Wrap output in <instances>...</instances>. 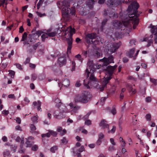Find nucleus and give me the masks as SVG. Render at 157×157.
<instances>
[{
  "label": "nucleus",
  "mask_w": 157,
  "mask_h": 157,
  "mask_svg": "<svg viewBox=\"0 0 157 157\" xmlns=\"http://www.w3.org/2000/svg\"><path fill=\"white\" fill-rule=\"evenodd\" d=\"M139 6V4L136 1L132 3L131 5L128 6L127 11L129 12L133 9V13L131 14H129L128 15H126L125 14H123L121 16V18L123 19L122 21V23L117 21V24L118 25L119 28H120L121 26L122 27L123 25L124 27H130V23L132 22L133 25V29H136V26L139 23V19L138 17L139 16V14L136 13Z\"/></svg>",
  "instance_id": "1"
},
{
  "label": "nucleus",
  "mask_w": 157,
  "mask_h": 157,
  "mask_svg": "<svg viewBox=\"0 0 157 157\" xmlns=\"http://www.w3.org/2000/svg\"><path fill=\"white\" fill-rule=\"evenodd\" d=\"M95 71V68L94 67L93 63L92 61H89L88 63V67L86 70L85 74L88 78L89 76L90 81L87 79L84 80V86L88 89L90 88L89 85L91 84L90 81L97 82L96 79L93 74Z\"/></svg>",
  "instance_id": "2"
},
{
  "label": "nucleus",
  "mask_w": 157,
  "mask_h": 157,
  "mask_svg": "<svg viewBox=\"0 0 157 157\" xmlns=\"http://www.w3.org/2000/svg\"><path fill=\"white\" fill-rule=\"evenodd\" d=\"M117 66H108L106 70H105V75L104 77L102 85L100 86L99 89L100 91H102L106 87L107 84L109 82V81L112 78L113 71L117 68Z\"/></svg>",
  "instance_id": "3"
},
{
  "label": "nucleus",
  "mask_w": 157,
  "mask_h": 157,
  "mask_svg": "<svg viewBox=\"0 0 157 157\" xmlns=\"http://www.w3.org/2000/svg\"><path fill=\"white\" fill-rule=\"evenodd\" d=\"M73 0H64L61 2L62 7L63 17L64 18H68L69 15L71 14L73 15L75 13L74 9L72 7L69 8L70 3Z\"/></svg>",
  "instance_id": "4"
},
{
  "label": "nucleus",
  "mask_w": 157,
  "mask_h": 157,
  "mask_svg": "<svg viewBox=\"0 0 157 157\" xmlns=\"http://www.w3.org/2000/svg\"><path fill=\"white\" fill-rule=\"evenodd\" d=\"M75 29L74 28H72L70 26L68 27L63 32V33L64 36H65L68 34L69 37L67 38V43L68 44L67 48V53H70L71 52V50L72 48V36L73 34L75 33Z\"/></svg>",
  "instance_id": "5"
},
{
  "label": "nucleus",
  "mask_w": 157,
  "mask_h": 157,
  "mask_svg": "<svg viewBox=\"0 0 157 157\" xmlns=\"http://www.w3.org/2000/svg\"><path fill=\"white\" fill-rule=\"evenodd\" d=\"M91 98V95L89 93L84 91L81 94L76 95L75 98V102L85 103L88 102Z\"/></svg>",
  "instance_id": "6"
},
{
  "label": "nucleus",
  "mask_w": 157,
  "mask_h": 157,
  "mask_svg": "<svg viewBox=\"0 0 157 157\" xmlns=\"http://www.w3.org/2000/svg\"><path fill=\"white\" fill-rule=\"evenodd\" d=\"M60 112L58 114H57L56 112L54 113V117L56 119H61L65 117L64 113H66L68 112L66 106L63 105H62L59 109Z\"/></svg>",
  "instance_id": "7"
},
{
  "label": "nucleus",
  "mask_w": 157,
  "mask_h": 157,
  "mask_svg": "<svg viewBox=\"0 0 157 157\" xmlns=\"http://www.w3.org/2000/svg\"><path fill=\"white\" fill-rule=\"evenodd\" d=\"M121 45L120 43H114L113 44L108 43L107 44H105V46L108 49L109 51L111 53H113L119 48Z\"/></svg>",
  "instance_id": "8"
},
{
  "label": "nucleus",
  "mask_w": 157,
  "mask_h": 157,
  "mask_svg": "<svg viewBox=\"0 0 157 157\" xmlns=\"http://www.w3.org/2000/svg\"><path fill=\"white\" fill-rule=\"evenodd\" d=\"M96 36V33L88 34L86 35L85 38L87 43L88 44H93L94 41H93V40L95 39Z\"/></svg>",
  "instance_id": "9"
},
{
  "label": "nucleus",
  "mask_w": 157,
  "mask_h": 157,
  "mask_svg": "<svg viewBox=\"0 0 157 157\" xmlns=\"http://www.w3.org/2000/svg\"><path fill=\"white\" fill-rule=\"evenodd\" d=\"M113 58L112 56H111L108 58H104L101 60L103 62L102 65L103 66H107L109 63H113Z\"/></svg>",
  "instance_id": "10"
},
{
  "label": "nucleus",
  "mask_w": 157,
  "mask_h": 157,
  "mask_svg": "<svg viewBox=\"0 0 157 157\" xmlns=\"http://www.w3.org/2000/svg\"><path fill=\"white\" fill-rule=\"evenodd\" d=\"M99 125L103 128H107L108 130H109V125L107 124V122L104 119L101 120Z\"/></svg>",
  "instance_id": "11"
},
{
  "label": "nucleus",
  "mask_w": 157,
  "mask_h": 157,
  "mask_svg": "<svg viewBox=\"0 0 157 157\" xmlns=\"http://www.w3.org/2000/svg\"><path fill=\"white\" fill-rule=\"evenodd\" d=\"M69 106H70L71 109L75 111V112L80 109V107L74 104L73 103H70L69 104Z\"/></svg>",
  "instance_id": "12"
},
{
  "label": "nucleus",
  "mask_w": 157,
  "mask_h": 157,
  "mask_svg": "<svg viewBox=\"0 0 157 157\" xmlns=\"http://www.w3.org/2000/svg\"><path fill=\"white\" fill-rule=\"evenodd\" d=\"M58 60L59 65L61 66L65 64L66 60L65 57L63 56L59 58Z\"/></svg>",
  "instance_id": "13"
},
{
  "label": "nucleus",
  "mask_w": 157,
  "mask_h": 157,
  "mask_svg": "<svg viewBox=\"0 0 157 157\" xmlns=\"http://www.w3.org/2000/svg\"><path fill=\"white\" fill-rule=\"evenodd\" d=\"M150 28H151V32L152 34L155 36V33L157 35V27L156 26L152 25L151 24L150 25Z\"/></svg>",
  "instance_id": "14"
},
{
  "label": "nucleus",
  "mask_w": 157,
  "mask_h": 157,
  "mask_svg": "<svg viewBox=\"0 0 157 157\" xmlns=\"http://www.w3.org/2000/svg\"><path fill=\"white\" fill-rule=\"evenodd\" d=\"M70 84V81L68 79H64L62 82V85L64 86L67 87Z\"/></svg>",
  "instance_id": "15"
},
{
  "label": "nucleus",
  "mask_w": 157,
  "mask_h": 157,
  "mask_svg": "<svg viewBox=\"0 0 157 157\" xmlns=\"http://www.w3.org/2000/svg\"><path fill=\"white\" fill-rule=\"evenodd\" d=\"M135 48H133L131 49L127 53V56L129 58H132L133 57V55L134 53Z\"/></svg>",
  "instance_id": "16"
},
{
  "label": "nucleus",
  "mask_w": 157,
  "mask_h": 157,
  "mask_svg": "<svg viewBox=\"0 0 157 157\" xmlns=\"http://www.w3.org/2000/svg\"><path fill=\"white\" fill-rule=\"evenodd\" d=\"M24 141L23 139L21 140V142L20 147L21 150L19 151V152L21 153H24V151L22 149L23 148V146L24 144Z\"/></svg>",
  "instance_id": "17"
},
{
  "label": "nucleus",
  "mask_w": 157,
  "mask_h": 157,
  "mask_svg": "<svg viewBox=\"0 0 157 157\" xmlns=\"http://www.w3.org/2000/svg\"><path fill=\"white\" fill-rule=\"evenodd\" d=\"M127 86L128 88H129V90H130V91L131 92H132V94H134L135 93V90L134 89H133L132 88V86L129 84H128L127 85Z\"/></svg>",
  "instance_id": "18"
},
{
  "label": "nucleus",
  "mask_w": 157,
  "mask_h": 157,
  "mask_svg": "<svg viewBox=\"0 0 157 157\" xmlns=\"http://www.w3.org/2000/svg\"><path fill=\"white\" fill-rule=\"evenodd\" d=\"M57 34V33L56 31L51 32L50 33H48V37H53L55 36Z\"/></svg>",
  "instance_id": "19"
},
{
  "label": "nucleus",
  "mask_w": 157,
  "mask_h": 157,
  "mask_svg": "<svg viewBox=\"0 0 157 157\" xmlns=\"http://www.w3.org/2000/svg\"><path fill=\"white\" fill-rule=\"evenodd\" d=\"M94 56L96 58H98L101 55V53L96 51H94L93 54Z\"/></svg>",
  "instance_id": "20"
},
{
  "label": "nucleus",
  "mask_w": 157,
  "mask_h": 157,
  "mask_svg": "<svg viewBox=\"0 0 157 157\" xmlns=\"http://www.w3.org/2000/svg\"><path fill=\"white\" fill-rule=\"evenodd\" d=\"M30 128L31 130V132L33 133L35 132V131L36 129V128L35 125L33 124H31L30 126Z\"/></svg>",
  "instance_id": "21"
},
{
  "label": "nucleus",
  "mask_w": 157,
  "mask_h": 157,
  "mask_svg": "<svg viewBox=\"0 0 157 157\" xmlns=\"http://www.w3.org/2000/svg\"><path fill=\"white\" fill-rule=\"evenodd\" d=\"M61 144H66L68 143L67 140L65 137H63L61 140Z\"/></svg>",
  "instance_id": "22"
},
{
  "label": "nucleus",
  "mask_w": 157,
  "mask_h": 157,
  "mask_svg": "<svg viewBox=\"0 0 157 157\" xmlns=\"http://www.w3.org/2000/svg\"><path fill=\"white\" fill-rule=\"evenodd\" d=\"M27 36V33L26 32L24 33L22 36V39L21 40V41H25L26 40Z\"/></svg>",
  "instance_id": "23"
},
{
  "label": "nucleus",
  "mask_w": 157,
  "mask_h": 157,
  "mask_svg": "<svg viewBox=\"0 0 157 157\" xmlns=\"http://www.w3.org/2000/svg\"><path fill=\"white\" fill-rule=\"evenodd\" d=\"M48 34H47L46 33H44L42 35L41 37L42 38V41L44 42V41L45 39L48 37Z\"/></svg>",
  "instance_id": "24"
},
{
  "label": "nucleus",
  "mask_w": 157,
  "mask_h": 157,
  "mask_svg": "<svg viewBox=\"0 0 157 157\" xmlns=\"http://www.w3.org/2000/svg\"><path fill=\"white\" fill-rule=\"evenodd\" d=\"M3 155L5 157V156H9L10 155V152L8 150H6L3 152Z\"/></svg>",
  "instance_id": "25"
},
{
  "label": "nucleus",
  "mask_w": 157,
  "mask_h": 157,
  "mask_svg": "<svg viewBox=\"0 0 157 157\" xmlns=\"http://www.w3.org/2000/svg\"><path fill=\"white\" fill-rule=\"evenodd\" d=\"M106 3L107 5L109 6L114 5L113 0H107Z\"/></svg>",
  "instance_id": "26"
},
{
  "label": "nucleus",
  "mask_w": 157,
  "mask_h": 157,
  "mask_svg": "<svg viewBox=\"0 0 157 157\" xmlns=\"http://www.w3.org/2000/svg\"><path fill=\"white\" fill-rule=\"evenodd\" d=\"M107 98V97L101 98L100 102V104L101 105H103L104 104V102Z\"/></svg>",
  "instance_id": "27"
},
{
  "label": "nucleus",
  "mask_w": 157,
  "mask_h": 157,
  "mask_svg": "<svg viewBox=\"0 0 157 157\" xmlns=\"http://www.w3.org/2000/svg\"><path fill=\"white\" fill-rule=\"evenodd\" d=\"M58 149L57 147L56 146H54L51 148L50 151L52 153L55 152Z\"/></svg>",
  "instance_id": "28"
},
{
  "label": "nucleus",
  "mask_w": 157,
  "mask_h": 157,
  "mask_svg": "<svg viewBox=\"0 0 157 157\" xmlns=\"http://www.w3.org/2000/svg\"><path fill=\"white\" fill-rule=\"evenodd\" d=\"M41 104V102L40 101H38V106H37V110L38 111H40V112H41L42 111V109H41V108H40Z\"/></svg>",
  "instance_id": "29"
},
{
  "label": "nucleus",
  "mask_w": 157,
  "mask_h": 157,
  "mask_svg": "<svg viewBox=\"0 0 157 157\" xmlns=\"http://www.w3.org/2000/svg\"><path fill=\"white\" fill-rule=\"evenodd\" d=\"M8 71L9 72V74L10 75L11 77L12 78H13L15 74V72L11 70H9Z\"/></svg>",
  "instance_id": "30"
},
{
  "label": "nucleus",
  "mask_w": 157,
  "mask_h": 157,
  "mask_svg": "<svg viewBox=\"0 0 157 157\" xmlns=\"http://www.w3.org/2000/svg\"><path fill=\"white\" fill-rule=\"evenodd\" d=\"M85 148L83 146H82L79 149H77V151L78 153H80L84 150Z\"/></svg>",
  "instance_id": "31"
},
{
  "label": "nucleus",
  "mask_w": 157,
  "mask_h": 157,
  "mask_svg": "<svg viewBox=\"0 0 157 157\" xmlns=\"http://www.w3.org/2000/svg\"><path fill=\"white\" fill-rule=\"evenodd\" d=\"M109 17H117V14H115L114 12H112L109 14Z\"/></svg>",
  "instance_id": "32"
},
{
  "label": "nucleus",
  "mask_w": 157,
  "mask_h": 157,
  "mask_svg": "<svg viewBox=\"0 0 157 157\" xmlns=\"http://www.w3.org/2000/svg\"><path fill=\"white\" fill-rule=\"evenodd\" d=\"M145 117L147 121H150L151 120V116L150 114H147L146 115Z\"/></svg>",
  "instance_id": "33"
},
{
  "label": "nucleus",
  "mask_w": 157,
  "mask_h": 157,
  "mask_svg": "<svg viewBox=\"0 0 157 157\" xmlns=\"http://www.w3.org/2000/svg\"><path fill=\"white\" fill-rule=\"evenodd\" d=\"M35 34H30L28 36V38L30 40V42H31L32 41L33 38H34L35 36Z\"/></svg>",
  "instance_id": "34"
},
{
  "label": "nucleus",
  "mask_w": 157,
  "mask_h": 157,
  "mask_svg": "<svg viewBox=\"0 0 157 157\" xmlns=\"http://www.w3.org/2000/svg\"><path fill=\"white\" fill-rule=\"evenodd\" d=\"M116 127L115 126H113V127L112 128L111 130H108V132L109 133L111 132L112 133H114L116 130Z\"/></svg>",
  "instance_id": "35"
},
{
  "label": "nucleus",
  "mask_w": 157,
  "mask_h": 157,
  "mask_svg": "<svg viewBox=\"0 0 157 157\" xmlns=\"http://www.w3.org/2000/svg\"><path fill=\"white\" fill-rule=\"evenodd\" d=\"M49 132L50 135H52L54 136H56L57 134V132L52 130H49Z\"/></svg>",
  "instance_id": "36"
},
{
  "label": "nucleus",
  "mask_w": 157,
  "mask_h": 157,
  "mask_svg": "<svg viewBox=\"0 0 157 157\" xmlns=\"http://www.w3.org/2000/svg\"><path fill=\"white\" fill-rule=\"evenodd\" d=\"M45 78V75L44 74H42L40 75L38 77L39 79L40 80H43Z\"/></svg>",
  "instance_id": "37"
},
{
  "label": "nucleus",
  "mask_w": 157,
  "mask_h": 157,
  "mask_svg": "<svg viewBox=\"0 0 157 157\" xmlns=\"http://www.w3.org/2000/svg\"><path fill=\"white\" fill-rule=\"evenodd\" d=\"M108 150L112 152L116 150V148L113 146H110Z\"/></svg>",
  "instance_id": "38"
},
{
  "label": "nucleus",
  "mask_w": 157,
  "mask_h": 157,
  "mask_svg": "<svg viewBox=\"0 0 157 157\" xmlns=\"http://www.w3.org/2000/svg\"><path fill=\"white\" fill-rule=\"evenodd\" d=\"M90 112L88 113L86 115L84 116L82 119L84 120H86L89 118V116L90 114Z\"/></svg>",
  "instance_id": "39"
},
{
  "label": "nucleus",
  "mask_w": 157,
  "mask_h": 157,
  "mask_svg": "<svg viewBox=\"0 0 157 157\" xmlns=\"http://www.w3.org/2000/svg\"><path fill=\"white\" fill-rule=\"evenodd\" d=\"M50 136V132H49L47 133L46 134H42L41 135V136L42 137H49Z\"/></svg>",
  "instance_id": "40"
},
{
  "label": "nucleus",
  "mask_w": 157,
  "mask_h": 157,
  "mask_svg": "<svg viewBox=\"0 0 157 157\" xmlns=\"http://www.w3.org/2000/svg\"><path fill=\"white\" fill-rule=\"evenodd\" d=\"M31 119L33 122H34V123H36L37 122V117L36 116H34L33 117H32L31 118Z\"/></svg>",
  "instance_id": "41"
},
{
  "label": "nucleus",
  "mask_w": 157,
  "mask_h": 157,
  "mask_svg": "<svg viewBox=\"0 0 157 157\" xmlns=\"http://www.w3.org/2000/svg\"><path fill=\"white\" fill-rule=\"evenodd\" d=\"M38 148V146L36 145H35L32 147V150L33 151H36Z\"/></svg>",
  "instance_id": "42"
},
{
  "label": "nucleus",
  "mask_w": 157,
  "mask_h": 157,
  "mask_svg": "<svg viewBox=\"0 0 157 157\" xmlns=\"http://www.w3.org/2000/svg\"><path fill=\"white\" fill-rule=\"evenodd\" d=\"M37 76L35 74H33L32 75L31 79L33 81H34L36 78Z\"/></svg>",
  "instance_id": "43"
},
{
  "label": "nucleus",
  "mask_w": 157,
  "mask_h": 157,
  "mask_svg": "<svg viewBox=\"0 0 157 157\" xmlns=\"http://www.w3.org/2000/svg\"><path fill=\"white\" fill-rule=\"evenodd\" d=\"M72 68L71 69L72 71H74L75 70V63L74 61H72Z\"/></svg>",
  "instance_id": "44"
},
{
  "label": "nucleus",
  "mask_w": 157,
  "mask_h": 157,
  "mask_svg": "<svg viewBox=\"0 0 157 157\" xmlns=\"http://www.w3.org/2000/svg\"><path fill=\"white\" fill-rule=\"evenodd\" d=\"M75 57L79 59V61L82 62L83 60V59L81 58V56L80 54H78L75 56Z\"/></svg>",
  "instance_id": "45"
},
{
  "label": "nucleus",
  "mask_w": 157,
  "mask_h": 157,
  "mask_svg": "<svg viewBox=\"0 0 157 157\" xmlns=\"http://www.w3.org/2000/svg\"><path fill=\"white\" fill-rule=\"evenodd\" d=\"M91 121L90 120H86L85 122V124L86 125H89L91 124Z\"/></svg>",
  "instance_id": "46"
},
{
  "label": "nucleus",
  "mask_w": 157,
  "mask_h": 157,
  "mask_svg": "<svg viewBox=\"0 0 157 157\" xmlns=\"http://www.w3.org/2000/svg\"><path fill=\"white\" fill-rule=\"evenodd\" d=\"M73 153L74 155H77L78 157H81V156L80 153H78L77 151H74Z\"/></svg>",
  "instance_id": "47"
},
{
  "label": "nucleus",
  "mask_w": 157,
  "mask_h": 157,
  "mask_svg": "<svg viewBox=\"0 0 157 157\" xmlns=\"http://www.w3.org/2000/svg\"><path fill=\"white\" fill-rule=\"evenodd\" d=\"M25 144L26 145V147H30L32 145V144H30V142L29 141L27 140L25 143Z\"/></svg>",
  "instance_id": "48"
},
{
  "label": "nucleus",
  "mask_w": 157,
  "mask_h": 157,
  "mask_svg": "<svg viewBox=\"0 0 157 157\" xmlns=\"http://www.w3.org/2000/svg\"><path fill=\"white\" fill-rule=\"evenodd\" d=\"M15 65H16L17 67L19 69L21 70H22V69L21 66L19 63H16L15 64Z\"/></svg>",
  "instance_id": "49"
},
{
  "label": "nucleus",
  "mask_w": 157,
  "mask_h": 157,
  "mask_svg": "<svg viewBox=\"0 0 157 157\" xmlns=\"http://www.w3.org/2000/svg\"><path fill=\"white\" fill-rule=\"evenodd\" d=\"M136 41L135 40H132L130 41V44L131 46H133V45H135V43L136 42Z\"/></svg>",
  "instance_id": "50"
},
{
  "label": "nucleus",
  "mask_w": 157,
  "mask_h": 157,
  "mask_svg": "<svg viewBox=\"0 0 157 157\" xmlns=\"http://www.w3.org/2000/svg\"><path fill=\"white\" fill-rule=\"evenodd\" d=\"M104 137V135L103 133H100L98 135V139L101 140Z\"/></svg>",
  "instance_id": "51"
},
{
  "label": "nucleus",
  "mask_w": 157,
  "mask_h": 157,
  "mask_svg": "<svg viewBox=\"0 0 157 157\" xmlns=\"http://www.w3.org/2000/svg\"><path fill=\"white\" fill-rule=\"evenodd\" d=\"M40 43L39 42H37L33 46V49L35 50L36 49L38 46L39 45Z\"/></svg>",
  "instance_id": "52"
},
{
  "label": "nucleus",
  "mask_w": 157,
  "mask_h": 157,
  "mask_svg": "<svg viewBox=\"0 0 157 157\" xmlns=\"http://www.w3.org/2000/svg\"><path fill=\"white\" fill-rule=\"evenodd\" d=\"M146 101L147 102H149L151 101V98L150 97H147L145 98Z\"/></svg>",
  "instance_id": "53"
},
{
  "label": "nucleus",
  "mask_w": 157,
  "mask_h": 157,
  "mask_svg": "<svg viewBox=\"0 0 157 157\" xmlns=\"http://www.w3.org/2000/svg\"><path fill=\"white\" fill-rule=\"evenodd\" d=\"M11 146V148L12 150H13L14 151V152H15L16 151V149L17 148V147L16 146H13L12 145H11L10 146Z\"/></svg>",
  "instance_id": "54"
},
{
  "label": "nucleus",
  "mask_w": 157,
  "mask_h": 157,
  "mask_svg": "<svg viewBox=\"0 0 157 157\" xmlns=\"http://www.w3.org/2000/svg\"><path fill=\"white\" fill-rule=\"evenodd\" d=\"M150 81L154 83V84H155V85L157 84V80H156L155 79H154L153 78H151Z\"/></svg>",
  "instance_id": "55"
},
{
  "label": "nucleus",
  "mask_w": 157,
  "mask_h": 157,
  "mask_svg": "<svg viewBox=\"0 0 157 157\" xmlns=\"http://www.w3.org/2000/svg\"><path fill=\"white\" fill-rule=\"evenodd\" d=\"M36 13L38 16H39L40 17L43 16H45V14L44 13L43 14H41L38 12H36Z\"/></svg>",
  "instance_id": "56"
},
{
  "label": "nucleus",
  "mask_w": 157,
  "mask_h": 157,
  "mask_svg": "<svg viewBox=\"0 0 157 157\" xmlns=\"http://www.w3.org/2000/svg\"><path fill=\"white\" fill-rule=\"evenodd\" d=\"M111 113L113 115H115L116 113V110L115 108H113L111 111Z\"/></svg>",
  "instance_id": "57"
},
{
  "label": "nucleus",
  "mask_w": 157,
  "mask_h": 157,
  "mask_svg": "<svg viewBox=\"0 0 157 157\" xmlns=\"http://www.w3.org/2000/svg\"><path fill=\"white\" fill-rule=\"evenodd\" d=\"M43 2L39 1V2L37 5L38 9H39L40 8V6L42 5Z\"/></svg>",
  "instance_id": "58"
},
{
  "label": "nucleus",
  "mask_w": 157,
  "mask_h": 157,
  "mask_svg": "<svg viewBox=\"0 0 157 157\" xmlns=\"http://www.w3.org/2000/svg\"><path fill=\"white\" fill-rule=\"evenodd\" d=\"M107 21V20L106 19H104L102 21V27H103V26L105 25L106 22Z\"/></svg>",
  "instance_id": "59"
},
{
  "label": "nucleus",
  "mask_w": 157,
  "mask_h": 157,
  "mask_svg": "<svg viewBox=\"0 0 157 157\" xmlns=\"http://www.w3.org/2000/svg\"><path fill=\"white\" fill-rule=\"evenodd\" d=\"M30 61V58H27L25 61L24 62V64H26L27 63H29Z\"/></svg>",
  "instance_id": "60"
},
{
  "label": "nucleus",
  "mask_w": 157,
  "mask_h": 157,
  "mask_svg": "<svg viewBox=\"0 0 157 157\" xmlns=\"http://www.w3.org/2000/svg\"><path fill=\"white\" fill-rule=\"evenodd\" d=\"M2 113L5 115H7L9 113V111L7 110H4L2 112Z\"/></svg>",
  "instance_id": "61"
},
{
  "label": "nucleus",
  "mask_w": 157,
  "mask_h": 157,
  "mask_svg": "<svg viewBox=\"0 0 157 157\" xmlns=\"http://www.w3.org/2000/svg\"><path fill=\"white\" fill-rule=\"evenodd\" d=\"M16 122L19 124H20L21 123V120L20 118L18 117H17L16 119Z\"/></svg>",
  "instance_id": "62"
},
{
  "label": "nucleus",
  "mask_w": 157,
  "mask_h": 157,
  "mask_svg": "<svg viewBox=\"0 0 157 157\" xmlns=\"http://www.w3.org/2000/svg\"><path fill=\"white\" fill-rule=\"evenodd\" d=\"M15 129L17 130H20L21 131L22 129L19 125H17L15 127Z\"/></svg>",
  "instance_id": "63"
},
{
  "label": "nucleus",
  "mask_w": 157,
  "mask_h": 157,
  "mask_svg": "<svg viewBox=\"0 0 157 157\" xmlns=\"http://www.w3.org/2000/svg\"><path fill=\"white\" fill-rule=\"evenodd\" d=\"M157 34H155V36L154 37V41L155 44H157Z\"/></svg>",
  "instance_id": "64"
}]
</instances>
